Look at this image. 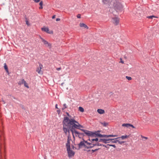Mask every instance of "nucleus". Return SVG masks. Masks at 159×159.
Listing matches in <instances>:
<instances>
[{
    "instance_id": "1",
    "label": "nucleus",
    "mask_w": 159,
    "mask_h": 159,
    "mask_svg": "<svg viewBox=\"0 0 159 159\" xmlns=\"http://www.w3.org/2000/svg\"><path fill=\"white\" fill-rule=\"evenodd\" d=\"M66 113L68 116L64 117L62 121L63 129L64 133L66 134L67 133L70 134V131L73 134L74 133L79 134V133L76 131L75 129H80L83 128V126L76 120L74 118H72L71 116L68 112H66Z\"/></svg>"
},
{
    "instance_id": "2",
    "label": "nucleus",
    "mask_w": 159,
    "mask_h": 159,
    "mask_svg": "<svg viewBox=\"0 0 159 159\" xmlns=\"http://www.w3.org/2000/svg\"><path fill=\"white\" fill-rule=\"evenodd\" d=\"M4 140L5 138L3 134V133L1 132V134L0 135V159H5L3 158L2 155V153L5 151Z\"/></svg>"
},
{
    "instance_id": "3",
    "label": "nucleus",
    "mask_w": 159,
    "mask_h": 159,
    "mask_svg": "<svg viewBox=\"0 0 159 159\" xmlns=\"http://www.w3.org/2000/svg\"><path fill=\"white\" fill-rule=\"evenodd\" d=\"M85 132V134L88 136H98V137L107 138L108 137V135H102L99 133L100 131H95V132L89 131L86 130Z\"/></svg>"
},
{
    "instance_id": "4",
    "label": "nucleus",
    "mask_w": 159,
    "mask_h": 159,
    "mask_svg": "<svg viewBox=\"0 0 159 159\" xmlns=\"http://www.w3.org/2000/svg\"><path fill=\"white\" fill-rule=\"evenodd\" d=\"M43 67V65L40 63H39V66L38 67L36 70V71L39 74H43V71L42 70V69Z\"/></svg>"
},
{
    "instance_id": "5",
    "label": "nucleus",
    "mask_w": 159,
    "mask_h": 159,
    "mask_svg": "<svg viewBox=\"0 0 159 159\" xmlns=\"http://www.w3.org/2000/svg\"><path fill=\"white\" fill-rule=\"evenodd\" d=\"M87 141H85L84 140L83 141H81L79 144V147L80 148L83 147H84L85 148H87Z\"/></svg>"
},
{
    "instance_id": "6",
    "label": "nucleus",
    "mask_w": 159,
    "mask_h": 159,
    "mask_svg": "<svg viewBox=\"0 0 159 159\" xmlns=\"http://www.w3.org/2000/svg\"><path fill=\"white\" fill-rule=\"evenodd\" d=\"M40 39H41L42 41L45 45H47V46L49 47L50 48H51L52 45L51 43H48V42L42 38L41 36H40Z\"/></svg>"
},
{
    "instance_id": "7",
    "label": "nucleus",
    "mask_w": 159,
    "mask_h": 159,
    "mask_svg": "<svg viewBox=\"0 0 159 159\" xmlns=\"http://www.w3.org/2000/svg\"><path fill=\"white\" fill-rule=\"evenodd\" d=\"M67 153L68 154V156L69 157H71L75 155V152L72 150H70V148L67 150Z\"/></svg>"
},
{
    "instance_id": "8",
    "label": "nucleus",
    "mask_w": 159,
    "mask_h": 159,
    "mask_svg": "<svg viewBox=\"0 0 159 159\" xmlns=\"http://www.w3.org/2000/svg\"><path fill=\"white\" fill-rule=\"evenodd\" d=\"M114 139H99L98 142H102L105 143H109L108 141L109 140H114Z\"/></svg>"
},
{
    "instance_id": "9",
    "label": "nucleus",
    "mask_w": 159,
    "mask_h": 159,
    "mask_svg": "<svg viewBox=\"0 0 159 159\" xmlns=\"http://www.w3.org/2000/svg\"><path fill=\"white\" fill-rule=\"evenodd\" d=\"M113 23L115 25H118L119 23V19L117 17H115L113 18Z\"/></svg>"
},
{
    "instance_id": "10",
    "label": "nucleus",
    "mask_w": 159,
    "mask_h": 159,
    "mask_svg": "<svg viewBox=\"0 0 159 159\" xmlns=\"http://www.w3.org/2000/svg\"><path fill=\"white\" fill-rule=\"evenodd\" d=\"M87 149L91 148L95 146V144H92L91 143H89L87 141Z\"/></svg>"
},
{
    "instance_id": "11",
    "label": "nucleus",
    "mask_w": 159,
    "mask_h": 159,
    "mask_svg": "<svg viewBox=\"0 0 159 159\" xmlns=\"http://www.w3.org/2000/svg\"><path fill=\"white\" fill-rule=\"evenodd\" d=\"M42 30L44 32H46L48 33H50L49 32V30L48 27L42 28H41Z\"/></svg>"
},
{
    "instance_id": "12",
    "label": "nucleus",
    "mask_w": 159,
    "mask_h": 159,
    "mask_svg": "<svg viewBox=\"0 0 159 159\" xmlns=\"http://www.w3.org/2000/svg\"><path fill=\"white\" fill-rule=\"evenodd\" d=\"M128 137H129V136H128L127 135H123V136H121L120 137H119V138H116L114 139H117L121 138L123 140V139H125L127 138Z\"/></svg>"
},
{
    "instance_id": "13",
    "label": "nucleus",
    "mask_w": 159,
    "mask_h": 159,
    "mask_svg": "<svg viewBox=\"0 0 159 159\" xmlns=\"http://www.w3.org/2000/svg\"><path fill=\"white\" fill-rule=\"evenodd\" d=\"M97 111L100 114H103L105 113L104 110L101 109H98Z\"/></svg>"
},
{
    "instance_id": "14",
    "label": "nucleus",
    "mask_w": 159,
    "mask_h": 159,
    "mask_svg": "<svg viewBox=\"0 0 159 159\" xmlns=\"http://www.w3.org/2000/svg\"><path fill=\"white\" fill-rule=\"evenodd\" d=\"M80 27H84L85 28L88 29V26L84 23H80Z\"/></svg>"
},
{
    "instance_id": "15",
    "label": "nucleus",
    "mask_w": 159,
    "mask_h": 159,
    "mask_svg": "<svg viewBox=\"0 0 159 159\" xmlns=\"http://www.w3.org/2000/svg\"><path fill=\"white\" fill-rule=\"evenodd\" d=\"M66 147L67 150L69 149V148H70V142L67 141L66 144Z\"/></svg>"
},
{
    "instance_id": "16",
    "label": "nucleus",
    "mask_w": 159,
    "mask_h": 159,
    "mask_svg": "<svg viewBox=\"0 0 159 159\" xmlns=\"http://www.w3.org/2000/svg\"><path fill=\"white\" fill-rule=\"evenodd\" d=\"M4 68L6 72L8 73V74H9L8 67L6 65V63H5L4 64Z\"/></svg>"
},
{
    "instance_id": "17",
    "label": "nucleus",
    "mask_w": 159,
    "mask_h": 159,
    "mask_svg": "<svg viewBox=\"0 0 159 159\" xmlns=\"http://www.w3.org/2000/svg\"><path fill=\"white\" fill-rule=\"evenodd\" d=\"M24 81H25V80L24 79H22L18 82V84L19 85L23 84L24 83Z\"/></svg>"
},
{
    "instance_id": "18",
    "label": "nucleus",
    "mask_w": 159,
    "mask_h": 159,
    "mask_svg": "<svg viewBox=\"0 0 159 159\" xmlns=\"http://www.w3.org/2000/svg\"><path fill=\"white\" fill-rule=\"evenodd\" d=\"M122 126L124 127H125L127 128H128L130 127V124H123L122 125Z\"/></svg>"
},
{
    "instance_id": "19",
    "label": "nucleus",
    "mask_w": 159,
    "mask_h": 159,
    "mask_svg": "<svg viewBox=\"0 0 159 159\" xmlns=\"http://www.w3.org/2000/svg\"><path fill=\"white\" fill-rule=\"evenodd\" d=\"M90 136V138H89V140L91 142H93L94 141H95V139H93L92 138V137H94V136Z\"/></svg>"
},
{
    "instance_id": "20",
    "label": "nucleus",
    "mask_w": 159,
    "mask_h": 159,
    "mask_svg": "<svg viewBox=\"0 0 159 159\" xmlns=\"http://www.w3.org/2000/svg\"><path fill=\"white\" fill-rule=\"evenodd\" d=\"M79 110L81 112H83L84 111V108L83 107H79Z\"/></svg>"
},
{
    "instance_id": "21",
    "label": "nucleus",
    "mask_w": 159,
    "mask_h": 159,
    "mask_svg": "<svg viewBox=\"0 0 159 159\" xmlns=\"http://www.w3.org/2000/svg\"><path fill=\"white\" fill-rule=\"evenodd\" d=\"M110 1V0H102V2L104 4L108 3Z\"/></svg>"
},
{
    "instance_id": "22",
    "label": "nucleus",
    "mask_w": 159,
    "mask_h": 159,
    "mask_svg": "<svg viewBox=\"0 0 159 159\" xmlns=\"http://www.w3.org/2000/svg\"><path fill=\"white\" fill-rule=\"evenodd\" d=\"M67 107L65 103L63 105V107L61 109L62 110H64Z\"/></svg>"
},
{
    "instance_id": "23",
    "label": "nucleus",
    "mask_w": 159,
    "mask_h": 159,
    "mask_svg": "<svg viewBox=\"0 0 159 159\" xmlns=\"http://www.w3.org/2000/svg\"><path fill=\"white\" fill-rule=\"evenodd\" d=\"M101 124L103 125L104 126H106L108 125V123L105 122H104L102 123H101Z\"/></svg>"
},
{
    "instance_id": "24",
    "label": "nucleus",
    "mask_w": 159,
    "mask_h": 159,
    "mask_svg": "<svg viewBox=\"0 0 159 159\" xmlns=\"http://www.w3.org/2000/svg\"><path fill=\"white\" fill-rule=\"evenodd\" d=\"M95 146H104V145L103 144H101L100 143H99V142H98V143H97L96 144H95Z\"/></svg>"
},
{
    "instance_id": "25",
    "label": "nucleus",
    "mask_w": 159,
    "mask_h": 159,
    "mask_svg": "<svg viewBox=\"0 0 159 159\" xmlns=\"http://www.w3.org/2000/svg\"><path fill=\"white\" fill-rule=\"evenodd\" d=\"M24 83L23 84H24V86L27 87V88H29V87L27 83L26 82V81H25L24 82Z\"/></svg>"
},
{
    "instance_id": "26",
    "label": "nucleus",
    "mask_w": 159,
    "mask_h": 159,
    "mask_svg": "<svg viewBox=\"0 0 159 159\" xmlns=\"http://www.w3.org/2000/svg\"><path fill=\"white\" fill-rule=\"evenodd\" d=\"M125 77L129 80H132V78L130 77L126 76Z\"/></svg>"
},
{
    "instance_id": "27",
    "label": "nucleus",
    "mask_w": 159,
    "mask_h": 159,
    "mask_svg": "<svg viewBox=\"0 0 159 159\" xmlns=\"http://www.w3.org/2000/svg\"><path fill=\"white\" fill-rule=\"evenodd\" d=\"M107 146H112L114 148H116V146H115V145L107 144Z\"/></svg>"
},
{
    "instance_id": "28",
    "label": "nucleus",
    "mask_w": 159,
    "mask_h": 159,
    "mask_svg": "<svg viewBox=\"0 0 159 159\" xmlns=\"http://www.w3.org/2000/svg\"><path fill=\"white\" fill-rule=\"evenodd\" d=\"M71 140V137H70V136H68L67 141H69V142H70Z\"/></svg>"
},
{
    "instance_id": "29",
    "label": "nucleus",
    "mask_w": 159,
    "mask_h": 159,
    "mask_svg": "<svg viewBox=\"0 0 159 159\" xmlns=\"http://www.w3.org/2000/svg\"><path fill=\"white\" fill-rule=\"evenodd\" d=\"M108 137H115L117 136V135L110 134L108 135Z\"/></svg>"
},
{
    "instance_id": "30",
    "label": "nucleus",
    "mask_w": 159,
    "mask_h": 159,
    "mask_svg": "<svg viewBox=\"0 0 159 159\" xmlns=\"http://www.w3.org/2000/svg\"><path fill=\"white\" fill-rule=\"evenodd\" d=\"M155 17L154 16H148L147 17V18H149V19H152L153 17Z\"/></svg>"
},
{
    "instance_id": "31",
    "label": "nucleus",
    "mask_w": 159,
    "mask_h": 159,
    "mask_svg": "<svg viewBox=\"0 0 159 159\" xmlns=\"http://www.w3.org/2000/svg\"><path fill=\"white\" fill-rule=\"evenodd\" d=\"M118 143H119L120 144H122V143H124V141H119V140H118Z\"/></svg>"
},
{
    "instance_id": "32",
    "label": "nucleus",
    "mask_w": 159,
    "mask_h": 159,
    "mask_svg": "<svg viewBox=\"0 0 159 159\" xmlns=\"http://www.w3.org/2000/svg\"><path fill=\"white\" fill-rule=\"evenodd\" d=\"M141 137L143 139H148V138L147 137L143 136V135H141Z\"/></svg>"
},
{
    "instance_id": "33",
    "label": "nucleus",
    "mask_w": 159,
    "mask_h": 159,
    "mask_svg": "<svg viewBox=\"0 0 159 159\" xmlns=\"http://www.w3.org/2000/svg\"><path fill=\"white\" fill-rule=\"evenodd\" d=\"M77 17L78 18H81V15L80 14H78L77 15Z\"/></svg>"
},
{
    "instance_id": "34",
    "label": "nucleus",
    "mask_w": 159,
    "mask_h": 159,
    "mask_svg": "<svg viewBox=\"0 0 159 159\" xmlns=\"http://www.w3.org/2000/svg\"><path fill=\"white\" fill-rule=\"evenodd\" d=\"M99 149V148H98V149H95L94 150H93L92 149V151L93 152L96 151H97L98 150V149Z\"/></svg>"
},
{
    "instance_id": "35",
    "label": "nucleus",
    "mask_w": 159,
    "mask_h": 159,
    "mask_svg": "<svg viewBox=\"0 0 159 159\" xmlns=\"http://www.w3.org/2000/svg\"><path fill=\"white\" fill-rule=\"evenodd\" d=\"M39 5L40 6H42L43 5V2L42 1H41L39 3Z\"/></svg>"
},
{
    "instance_id": "36",
    "label": "nucleus",
    "mask_w": 159,
    "mask_h": 159,
    "mask_svg": "<svg viewBox=\"0 0 159 159\" xmlns=\"http://www.w3.org/2000/svg\"><path fill=\"white\" fill-rule=\"evenodd\" d=\"M120 62L122 64H124V61L122 60V59L121 58H120Z\"/></svg>"
},
{
    "instance_id": "37",
    "label": "nucleus",
    "mask_w": 159,
    "mask_h": 159,
    "mask_svg": "<svg viewBox=\"0 0 159 159\" xmlns=\"http://www.w3.org/2000/svg\"><path fill=\"white\" fill-rule=\"evenodd\" d=\"M34 1L35 2L38 3L40 1V0H34Z\"/></svg>"
},
{
    "instance_id": "38",
    "label": "nucleus",
    "mask_w": 159,
    "mask_h": 159,
    "mask_svg": "<svg viewBox=\"0 0 159 159\" xmlns=\"http://www.w3.org/2000/svg\"><path fill=\"white\" fill-rule=\"evenodd\" d=\"M61 69V67L57 68H56V70H58V71L60 70Z\"/></svg>"
},
{
    "instance_id": "39",
    "label": "nucleus",
    "mask_w": 159,
    "mask_h": 159,
    "mask_svg": "<svg viewBox=\"0 0 159 159\" xmlns=\"http://www.w3.org/2000/svg\"><path fill=\"white\" fill-rule=\"evenodd\" d=\"M130 127H132L133 128H135V127L134 126L130 124Z\"/></svg>"
},
{
    "instance_id": "40",
    "label": "nucleus",
    "mask_w": 159,
    "mask_h": 159,
    "mask_svg": "<svg viewBox=\"0 0 159 159\" xmlns=\"http://www.w3.org/2000/svg\"><path fill=\"white\" fill-rule=\"evenodd\" d=\"M118 141V140H115L112 142L113 143H116Z\"/></svg>"
},
{
    "instance_id": "41",
    "label": "nucleus",
    "mask_w": 159,
    "mask_h": 159,
    "mask_svg": "<svg viewBox=\"0 0 159 159\" xmlns=\"http://www.w3.org/2000/svg\"><path fill=\"white\" fill-rule=\"evenodd\" d=\"M57 112L58 113V114H59L60 113V110H57Z\"/></svg>"
},
{
    "instance_id": "42",
    "label": "nucleus",
    "mask_w": 159,
    "mask_h": 159,
    "mask_svg": "<svg viewBox=\"0 0 159 159\" xmlns=\"http://www.w3.org/2000/svg\"><path fill=\"white\" fill-rule=\"evenodd\" d=\"M94 140H95V141H96V142H97V141H98H98H99L98 139L97 138H96V139H95Z\"/></svg>"
},
{
    "instance_id": "43",
    "label": "nucleus",
    "mask_w": 159,
    "mask_h": 159,
    "mask_svg": "<svg viewBox=\"0 0 159 159\" xmlns=\"http://www.w3.org/2000/svg\"><path fill=\"white\" fill-rule=\"evenodd\" d=\"M56 20L57 21H59L60 20V18H57Z\"/></svg>"
},
{
    "instance_id": "44",
    "label": "nucleus",
    "mask_w": 159,
    "mask_h": 159,
    "mask_svg": "<svg viewBox=\"0 0 159 159\" xmlns=\"http://www.w3.org/2000/svg\"><path fill=\"white\" fill-rule=\"evenodd\" d=\"M55 108H56V109H58V107H57V104H56V105H55Z\"/></svg>"
},
{
    "instance_id": "45",
    "label": "nucleus",
    "mask_w": 159,
    "mask_h": 159,
    "mask_svg": "<svg viewBox=\"0 0 159 159\" xmlns=\"http://www.w3.org/2000/svg\"><path fill=\"white\" fill-rule=\"evenodd\" d=\"M43 8V7L42 6H40V7H39V9H42Z\"/></svg>"
},
{
    "instance_id": "46",
    "label": "nucleus",
    "mask_w": 159,
    "mask_h": 159,
    "mask_svg": "<svg viewBox=\"0 0 159 159\" xmlns=\"http://www.w3.org/2000/svg\"><path fill=\"white\" fill-rule=\"evenodd\" d=\"M109 146H107V145H104V146L105 147L107 148H109Z\"/></svg>"
},
{
    "instance_id": "47",
    "label": "nucleus",
    "mask_w": 159,
    "mask_h": 159,
    "mask_svg": "<svg viewBox=\"0 0 159 159\" xmlns=\"http://www.w3.org/2000/svg\"><path fill=\"white\" fill-rule=\"evenodd\" d=\"M55 17H56V16L55 15H53L52 17V19H54V18H55Z\"/></svg>"
},
{
    "instance_id": "48",
    "label": "nucleus",
    "mask_w": 159,
    "mask_h": 159,
    "mask_svg": "<svg viewBox=\"0 0 159 159\" xmlns=\"http://www.w3.org/2000/svg\"><path fill=\"white\" fill-rule=\"evenodd\" d=\"M26 24L27 25H29V24H28V21H26Z\"/></svg>"
}]
</instances>
